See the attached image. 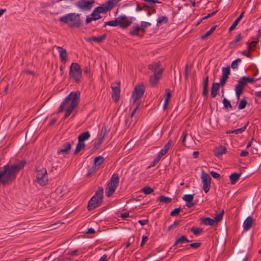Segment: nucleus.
Here are the masks:
<instances>
[{"label":"nucleus","mask_w":261,"mask_h":261,"mask_svg":"<svg viewBox=\"0 0 261 261\" xmlns=\"http://www.w3.org/2000/svg\"><path fill=\"white\" fill-rule=\"evenodd\" d=\"M26 162L21 160L18 163L5 165L0 170V176L6 185L11 183L16 178L17 174L24 167Z\"/></svg>","instance_id":"obj_1"},{"label":"nucleus","mask_w":261,"mask_h":261,"mask_svg":"<svg viewBox=\"0 0 261 261\" xmlns=\"http://www.w3.org/2000/svg\"><path fill=\"white\" fill-rule=\"evenodd\" d=\"M80 100V92L79 91L71 92L66 96L59 107L58 113L66 111L63 119L67 118L72 113L74 109L78 106Z\"/></svg>","instance_id":"obj_2"},{"label":"nucleus","mask_w":261,"mask_h":261,"mask_svg":"<svg viewBox=\"0 0 261 261\" xmlns=\"http://www.w3.org/2000/svg\"><path fill=\"white\" fill-rule=\"evenodd\" d=\"M59 21L66 24L70 28H79L82 25L80 14L75 13H68L59 18Z\"/></svg>","instance_id":"obj_3"},{"label":"nucleus","mask_w":261,"mask_h":261,"mask_svg":"<svg viewBox=\"0 0 261 261\" xmlns=\"http://www.w3.org/2000/svg\"><path fill=\"white\" fill-rule=\"evenodd\" d=\"M103 189L102 187H99L95 191V194L89 200L87 209L89 211H91L96 207L99 206L103 201Z\"/></svg>","instance_id":"obj_4"},{"label":"nucleus","mask_w":261,"mask_h":261,"mask_svg":"<svg viewBox=\"0 0 261 261\" xmlns=\"http://www.w3.org/2000/svg\"><path fill=\"white\" fill-rule=\"evenodd\" d=\"M133 17L128 18L125 15H121L115 18V20L105 22L103 25V27L107 25L116 27L119 25L120 28H126L132 23Z\"/></svg>","instance_id":"obj_5"},{"label":"nucleus","mask_w":261,"mask_h":261,"mask_svg":"<svg viewBox=\"0 0 261 261\" xmlns=\"http://www.w3.org/2000/svg\"><path fill=\"white\" fill-rule=\"evenodd\" d=\"M119 182V177L118 173H114L108 182L106 188V195L109 197L115 192Z\"/></svg>","instance_id":"obj_6"},{"label":"nucleus","mask_w":261,"mask_h":261,"mask_svg":"<svg viewBox=\"0 0 261 261\" xmlns=\"http://www.w3.org/2000/svg\"><path fill=\"white\" fill-rule=\"evenodd\" d=\"M69 75L76 83H79L82 77V69L77 63H72L70 67Z\"/></svg>","instance_id":"obj_7"},{"label":"nucleus","mask_w":261,"mask_h":261,"mask_svg":"<svg viewBox=\"0 0 261 261\" xmlns=\"http://www.w3.org/2000/svg\"><path fill=\"white\" fill-rule=\"evenodd\" d=\"M36 181L41 186H44L48 184V175L45 168H42L36 171Z\"/></svg>","instance_id":"obj_8"},{"label":"nucleus","mask_w":261,"mask_h":261,"mask_svg":"<svg viewBox=\"0 0 261 261\" xmlns=\"http://www.w3.org/2000/svg\"><path fill=\"white\" fill-rule=\"evenodd\" d=\"M120 0H109L95 9L100 13H105L111 10Z\"/></svg>","instance_id":"obj_9"},{"label":"nucleus","mask_w":261,"mask_h":261,"mask_svg":"<svg viewBox=\"0 0 261 261\" xmlns=\"http://www.w3.org/2000/svg\"><path fill=\"white\" fill-rule=\"evenodd\" d=\"M145 92V87L143 85L136 86L133 92L132 98L134 102L140 99Z\"/></svg>","instance_id":"obj_10"},{"label":"nucleus","mask_w":261,"mask_h":261,"mask_svg":"<svg viewBox=\"0 0 261 261\" xmlns=\"http://www.w3.org/2000/svg\"><path fill=\"white\" fill-rule=\"evenodd\" d=\"M201 178L203 183V189L205 193H207L210 189L211 178L210 175L203 170L201 171Z\"/></svg>","instance_id":"obj_11"},{"label":"nucleus","mask_w":261,"mask_h":261,"mask_svg":"<svg viewBox=\"0 0 261 261\" xmlns=\"http://www.w3.org/2000/svg\"><path fill=\"white\" fill-rule=\"evenodd\" d=\"M111 88L112 89V97L113 99L117 102L119 100L120 93V82H116L111 85Z\"/></svg>","instance_id":"obj_12"},{"label":"nucleus","mask_w":261,"mask_h":261,"mask_svg":"<svg viewBox=\"0 0 261 261\" xmlns=\"http://www.w3.org/2000/svg\"><path fill=\"white\" fill-rule=\"evenodd\" d=\"M94 2L92 0L90 2L86 0H79L76 4V6L81 10H90L92 8V4Z\"/></svg>","instance_id":"obj_13"},{"label":"nucleus","mask_w":261,"mask_h":261,"mask_svg":"<svg viewBox=\"0 0 261 261\" xmlns=\"http://www.w3.org/2000/svg\"><path fill=\"white\" fill-rule=\"evenodd\" d=\"M148 68L151 70L155 75H162L163 69L161 67V64L160 62L154 63L153 64H149Z\"/></svg>","instance_id":"obj_14"},{"label":"nucleus","mask_w":261,"mask_h":261,"mask_svg":"<svg viewBox=\"0 0 261 261\" xmlns=\"http://www.w3.org/2000/svg\"><path fill=\"white\" fill-rule=\"evenodd\" d=\"M100 13H99L95 9H94L91 14L90 16H87L86 17L85 22L86 24H88L91 22L92 21H96L102 17L100 15Z\"/></svg>","instance_id":"obj_15"},{"label":"nucleus","mask_w":261,"mask_h":261,"mask_svg":"<svg viewBox=\"0 0 261 261\" xmlns=\"http://www.w3.org/2000/svg\"><path fill=\"white\" fill-rule=\"evenodd\" d=\"M228 78V66L222 68V75L219 83L221 87H224Z\"/></svg>","instance_id":"obj_16"},{"label":"nucleus","mask_w":261,"mask_h":261,"mask_svg":"<svg viewBox=\"0 0 261 261\" xmlns=\"http://www.w3.org/2000/svg\"><path fill=\"white\" fill-rule=\"evenodd\" d=\"M55 47L59 53L61 61L63 63H65L67 61V53L66 50L62 47L57 46Z\"/></svg>","instance_id":"obj_17"},{"label":"nucleus","mask_w":261,"mask_h":261,"mask_svg":"<svg viewBox=\"0 0 261 261\" xmlns=\"http://www.w3.org/2000/svg\"><path fill=\"white\" fill-rule=\"evenodd\" d=\"M106 37L107 34H104L100 36H92L91 37L87 38L86 40L89 42L93 41L98 43H101L104 41V40L106 39Z\"/></svg>","instance_id":"obj_18"},{"label":"nucleus","mask_w":261,"mask_h":261,"mask_svg":"<svg viewBox=\"0 0 261 261\" xmlns=\"http://www.w3.org/2000/svg\"><path fill=\"white\" fill-rule=\"evenodd\" d=\"M106 127L103 126L102 127L101 132H100V137L98 138L97 142L94 143V147L96 148L98 147L103 142L104 140V137L106 135Z\"/></svg>","instance_id":"obj_19"},{"label":"nucleus","mask_w":261,"mask_h":261,"mask_svg":"<svg viewBox=\"0 0 261 261\" xmlns=\"http://www.w3.org/2000/svg\"><path fill=\"white\" fill-rule=\"evenodd\" d=\"M254 222V220L252 217L249 216L244 221L243 223V227L244 229L246 231L248 230L251 227L253 223Z\"/></svg>","instance_id":"obj_20"},{"label":"nucleus","mask_w":261,"mask_h":261,"mask_svg":"<svg viewBox=\"0 0 261 261\" xmlns=\"http://www.w3.org/2000/svg\"><path fill=\"white\" fill-rule=\"evenodd\" d=\"M71 145L69 142L65 143L58 150V153H68L71 149Z\"/></svg>","instance_id":"obj_21"},{"label":"nucleus","mask_w":261,"mask_h":261,"mask_svg":"<svg viewBox=\"0 0 261 261\" xmlns=\"http://www.w3.org/2000/svg\"><path fill=\"white\" fill-rule=\"evenodd\" d=\"M190 241H191L188 240L186 236H181L180 237L176 239L173 246L170 248V249H172V248H173V247H174V249H176V246L178 245V244H184L186 242L189 243Z\"/></svg>","instance_id":"obj_22"},{"label":"nucleus","mask_w":261,"mask_h":261,"mask_svg":"<svg viewBox=\"0 0 261 261\" xmlns=\"http://www.w3.org/2000/svg\"><path fill=\"white\" fill-rule=\"evenodd\" d=\"M162 77V75L153 74L149 77V83L152 87H155L158 83L159 81Z\"/></svg>","instance_id":"obj_23"},{"label":"nucleus","mask_w":261,"mask_h":261,"mask_svg":"<svg viewBox=\"0 0 261 261\" xmlns=\"http://www.w3.org/2000/svg\"><path fill=\"white\" fill-rule=\"evenodd\" d=\"M226 148L223 146H219L214 150L215 155L219 157L226 152Z\"/></svg>","instance_id":"obj_24"},{"label":"nucleus","mask_w":261,"mask_h":261,"mask_svg":"<svg viewBox=\"0 0 261 261\" xmlns=\"http://www.w3.org/2000/svg\"><path fill=\"white\" fill-rule=\"evenodd\" d=\"M221 87L220 84L218 83H213L211 91V95L213 98H214L217 95L218 91Z\"/></svg>","instance_id":"obj_25"},{"label":"nucleus","mask_w":261,"mask_h":261,"mask_svg":"<svg viewBox=\"0 0 261 261\" xmlns=\"http://www.w3.org/2000/svg\"><path fill=\"white\" fill-rule=\"evenodd\" d=\"M242 174L241 172L240 173H236L234 172L232 174H231L229 175V180L230 181V182L231 184H235L237 181L239 180L240 178L241 175Z\"/></svg>","instance_id":"obj_26"},{"label":"nucleus","mask_w":261,"mask_h":261,"mask_svg":"<svg viewBox=\"0 0 261 261\" xmlns=\"http://www.w3.org/2000/svg\"><path fill=\"white\" fill-rule=\"evenodd\" d=\"M201 223L205 225H214L215 223L214 219L211 218H202L201 219Z\"/></svg>","instance_id":"obj_27"},{"label":"nucleus","mask_w":261,"mask_h":261,"mask_svg":"<svg viewBox=\"0 0 261 261\" xmlns=\"http://www.w3.org/2000/svg\"><path fill=\"white\" fill-rule=\"evenodd\" d=\"M90 137V134L88 131L81 134L78 136V141L81 142H84L85 141L88 140Z\"/></svg>","instance_id":"obj_28"},{"label":"nucleus","mask_w":261,"mask_h":261,"mask_svg":"<svg viewBox=\"0 0 261 261\" xmlns=\"http://www.w3.org/2000/svg\"><path fill=\"white\" fill-rule=\"evenodd\" d=\"M248 122H247L244 124V125L241 128L236 129H231L229 130V134H239L242 133L245 131L247 126L248 125Z\"/></svg>","instance_id":"obj_29"},{"label":"nucleus","mask_w":261,"mask_h":261,"mask_svg":"<svg viewBox=\"0 0 261 261\" xmlns=\"http://www.w3.org/2000/svg\"><path fill=\"white\" fill-rule=\"evenodd\" d=\"M243 15H244V12H242L239 15V16L235 20V21L233 22L232 25L229 27V32L232 31V30H233L235 29V28L239 23L240 20L243 17Z\"/></svg>","instance_id":"obj_30"},{"label":"nucleus","mask_w":261,"mask_h":261,"mask_svg":"<svg viewBox=\"0 0 261 261\" xmlns=\"http://www.w3.org/2000/svg\"><path fill=\"white\" fill-rule=\"evenodd\" d=\"M139 31L140 27L139 25L137 24L131 28L129 33L132 36H138Z\"/></svg>","instance_id":"obj_31"},{"label":"nucleus","mask_w":261,"mask_h":261,"mask_svg":"<svg viewBox=\"0 0 261 261\" xmlns=\"http://www.w3.org/2000/svg\"><path fill=\"white\" fill-rule=\"evenodd\" d=\"M85 147V144L84 142H79L78 141V143L76 144V146L74 151V154H76L82 150L84 149Z\"/></svg>","instance_id":"obj_32"},{"label":"nucleus","mask_w":261,"mask_h":261,"mask_svg":"<svg viewBox=\"0 0 261 261\" xmlns=\"http://www.w3.org/2000/svg\"><path fill=\"white\" fill-rule=\"evenodd\" d=\"M104 158L101 156H97L96 158H95L94 160V165L95 167L97 166H99L103 164L104 162Z\"/></svg>","instance_id":"obj_33"},{"label":"nucleus","mask_w":261,"mask_h":261,"mask_svg":"<svg viewBox=\"0 0 261 261\" xmlns=\"http://www.w3.org/2000/svg\"><path fill=\"white\" fill-rule=\"evenodd\" d=\"M149 9V6H148L145 4L143 3L142 4H139V3H137V7L136 9V11L137 12L140 11L141 10H145L148 11Z\"/></svg>","instance_id":"obj_34"},{"label":"nucleus","mask_w":261,"mask_h":261,"mask_svg":"<svg viewBox=\"0 0 261 261\" xmlns=\"http://www.w3.org/2000/svg\"><path fill=\"white\" fill-rule=\"evenodd\" d=\"M247 97L246 96H244V98L240 101L238 105L239 110L244 109L246 107L247 104Z\"/></svg>","instance_id":"obj_35"},{"label":"nucleus","mask_w":261,"mask_h":261,"mask_svg":"<svg viewBox=\"0 0 261 261\" xmlns=\"http://www.w3.org/2000/svg\"><path fill=\"white\" fill-rule=\"evenodd\" d=\"M242 37L241 34L239 33V34H238L236 36L235 39L233 41H232L229 43V46H230L231 47H235L236 44L237 43H238V42H239L242 39Z\"/></svg>","instance_id":"obj_36"},{"label":"nucleus","mask_w":261,"mask_h":261,"mask_svg":"<svg viewBox=\"0 0 261 261\" xmlns=\"http://www.w3.org/2000/svg\"><path fill=\"white\" fill-rule=\"evenodd\" d=\"M160 202H163L165 203H169L172 201V198L165 196L164 195H161L158 198Z\"/></svg>","instance_id":"obj_37"},{"label":"nucleus","mask_w":261,"mask_h":261,"mask_svg":"<svg viewBox=\"0 0 261 261\" xmlns=\"http://www.w3.org/2000/svg\"><path fill=\"white\" fill-rule=\"evenodd\" d=\"M245 76H243L240 79L238 82V84L236 85V87H240L241 89L244 90L245 85L247 84L246 81L244 80Z\"/></svg>","instance_id":"obj_38"},{"label":"nucleus","mask_w":261,"mask_h":261,"mask_svg":"<svg viewBox=\"0 0 261 261\" xmlns=\"http://www.w3.org/2000/svg\"><path fill=\"white\" fill-rule=\"evenodd\" d=\"M224 214V211L223 210L220 213L217 214L214 218V221H215V224L218 223L219 222H220L223 217V215Z\"/></svg>","instance_id":"obj_39"},{"label":"nucleus","mask_w":261,"mask_h":261,"mask_svg":"<svg viewBox=\"0 0 261 261\" xmlns=\"http://www.w3.org/2000/svg\"><path fill=\"white\" fill-rule=\"evenodd\" d=\"M168 22V18L167 16L160 17L157 20V25H159L161 23H167Z\"/></svg>","instance_id":"obj_40"},{"label":"nucleus","mask_w":261,"mask_h":261,"mask_svg":"<svg viewBox=\"0 0 261 261\" xmlns=\"http://www.w3.org/2000/svg\"><path fill=\"white\" fill-rule=\"evenodd\" d=\"M194 199V195L192 194H186L184 195L182 199L186 202H192Z\"/></svg>","instance_id":"obj_41"},{"label":"nucleus","mask_w":261,"mask_h":261,"mask_svg":"<svg viewBox=\"0 0 261 261\" xmlns=\"http://www.w3.org/2000/svg\"><path fill=\"white\" fill-rule=\"evenodd\" d=\"M141 191L143 192L145 194L147 195L151 194L153 192V190L150 187H144L141 189Z\"/></svg>","instance_id":"obj_42"},{"label":"nucleus","mask_w":261,"mask_h":261,"mask_svg":"<svg viewBox=\"0 0 261 261\" xmlns=\"http://www.w3.org/2000/svg\"><path fill=\"white\" fill-rule=\"evenodd\" d=\"M187 136V130H184L182 132V135H181L180 139V141H181V144L182 145H185V144H186L185 143H186V141Z\"/></svg>","instance_id":"obj_43"},{"label":"nucleus","mask_w":261,"mask_h":261,"mask_svg":"<svg viewBox=\"0 0 261 261\" xmlns=\"http://www.w3.org/2000/svg\"><path fill=\"white\" fill-rule=\"evenodd\" d=\"M166 93L164 95L165 100L169 101L171 97L172 91L169 89H165Z\"/></svg>","instance_id":"obj_44"},{"label":"nucleus","mask_w":261,"mask_h":261,"mask_svg":"<svg viewBox=\"0 0 261 261\" xmlns=\"http://www.w3.org/2000/svg\"><path fill=\"white\" fill-rule=\"evenodd\" d=\"M191 231L195 234L198 235L201 232H203V229L200 228L192 227L191 229Z\"/></svg>","instance_id":"obj_45"},{"label":"nucleus","mask_w":261,"mask_h":261,"mask_svg":"<svg viewBox=\"0 0 261 261\" xmlns=\"http://www.w3.org/2000/svg\"><path fill=\"white\" fill-rule=\"evenodd\" d=\"M241 62V59L240 58H238L236 59V60L233 61L231 64V67L233 69H237L238 68V65L239 63H240Z\"/></svg>","instance_id":"obj_46"},{"label":"nucleus","mask_w":261,"mask_h":261,"mask_svg":"<svg viewBox=\"0 0 261 261\" xmlns=\"http://www.w3.org/2000/svg\"><path fill=\"white\" fill-rule=\"evenodd\" d=\"M257 41H252L251 42H247V49L248 50H250L252 49V47H254L256 46Z\"/></svg>","instance_id":"obj_47"},{"label":"nucleus","mask_w":261,"mask_h":261,"mask_svg":"<svg viewBox=\"0 0 261 261\" xmlns=\"http://www.w3.org/2000/svg\"><path fill=\"white\" fill-rule=\"evenodd\" d=\"M236 94L238 99H240L241 94L242 93L243 90L241 89L240 87H235Z\"/></svg>","instance_id":"obj_48"},{"label":"nucleus","mask_w":261,"mask_h":261,"mask_svg":"<svg viewBox=\"0 0 261 261\" xmlns=\"http://www.w3.org/2000/svg\"><path fill=\"white\" fill-rule=\"evenodd\" d=\"M180 207H178V208H176L175 209H174L170 213V215L171 216H177L179 214V213L180 212Z\"/></svg>","instance_id":"obj_49"},{"label":"nucleus","mask_w":261,"mask_h":261,"mask_svg":"<svg viewBox=\"0 0 261 261\" xmlns=\"http://www.w3.org/2000/svg\"><path fill=\"white\" fill-rule=\"evenodd\" d=\"M180 220H176L174 222L173 224H172L171 225H170L168 229V231H170L171 229H174L177 226H178L180 223Z\"/></svg>","instance_id":"obj_50"},{"label":"nucleus","mask_w":261,"mask_h":261,"mask_svg":"<svg viewBox=\"0 0 261 261\" xmlns=\"http://www.w3.org/2000/svg\"><path fill=\"white\" fill-rule=\"evenodd\" d=\"M172 143V140H169L167 143L164 146L163 148L162 149L163 150L167 152L168 150L169 149L171 144Z\"/></svg>","instance_id":"obj_51"},{"label":"nucleus","mask_w":261,"mask_h":261,"mask_svg":"<svg viewBox=\"0 0 261 261\" xmlns=\"http://www.w3.org/2000/svg\"><path fill=\"white\" fill-rule=\"evenodd\" d=\"M202 244L201 243H193L189 244L188 246L190 248L197 249L201 246Z\"/></svg>","instance_id":"obj_52"},{"label":"nucleus","mask_w":261,"mask_h":261,"mask_svg":"<svg viewBox=\"0 0 261 261\" xmlns=\"http://www.w3.org/2000/svg\"><path fill=\"white\" fill-rule=\"evenodd\" d=\"M135 238L134 237H130L128 241L126 243V248H128L130 245L134 242Z\"/></svg>","instance_id":"obj_53"},{"label":"nucleus","mask_w":261,"mask_h":261,"mask_svg":"<svg viewBox=\"0 0 261 261\" xmlns=\"http://www.w3.org/2000/svg\"><path fill=\"white\" fill-rule=\"evenodd\" d=\"M208 86L203 85V91L202 95L204 97H206L208 95Z\"/></svg>","instance_id":"obj_54"},{"label":"nucleus","mask_w":261,"mask_h":261,"mask_svg":"<svg viewBox=\"0 0 261 261\" xmlns=\"http://www.w3.org/2000/svg\"><path fill=\"white\" fill-rule=\"evenodd\" d=\"M216 12H217V11H215L211 13L208 14L206 16L203 17L200 21H199L197 22L196 25H198L199 24H200L201 23V22L202 21V20L212 16L214 15L215 13H216Z\"/></svg>","instance_id":"obj_55"},{"label":"nucleus","mask_w":261,"mask_h":261,"mask_svg":"<svg viewBox=\"0 0 261 261\" xmlns=\"http://www.w3.org/2000/svg\"><path fill=\"white\" fill-rule=\"evenodd\" d=\"M95 167L93 166L89 169L88 172L87 174V176L88 177H90L91 176L92 174L95 172Z\"/></svg>","instance_id":"obj_56"},{"label":"nucleus","mask_w":261,"mask_h":261,"mask_svg":"<svg viewBox=\"0 0 261 261\" xmlns=\"http://www.w3.org/2000/svg\"><path fill=\"white\" fill-rule=\"evenodd\" d=\"M210 173H211V175L214 178H220V175L219 173H218L215 171H211L210 172Z\"/></svg>","instance_id":"obj_57"},{"label":"nucleus","mask_w":261,"mask_h":261,"mask_svg":"<svg viewBox=\"0 0 261 261\" xmlns=\"http://www.w3.org/2000/svg\"><path fill=\"white\" fill-rule=\"evenodd\" d=\"M244 80L246 81V83H253L254 80L253 77H249L245 76Z\"/></svg>","instance_id":"obj_58"},{"label":"nucleus","mask_w":261,"mask_h":261,"mask_svg":"<svg viewBox=\"0 0 261 261\" xmlns=\"http://www.w3.org/2000/svg\"><path fill=\"white\" fill-rule=\"evenodd\" d=\"M148 239V237L147 236H143L142 238V240L141 242V246H144L146 242Z\"/></svg>","instance_id":"obj_59"},{"label":"nucleus","mask_w":261,"mask_h":261,"mask_svg":"<svg viewBox=\"0 0 261 261\" xmlns=\"http://www.w3.org/2000/svg\"><path fill=\"white\" fill-rule=\"evenodd\" d=\"M141 27L143 28H146L151 25V23L148 22L142 21L141 23Z\"/></svg>","instance_id":"obj_60"},{"label":"nucleus","mask_w":261,"mask_h":261,"mask_svg":"<svg viewBox=\"0 0 261 261\" xmlns=\"http://www.w3.org/2000/svg\"><path fill=\"white\" fill-rule=\"evenodd\" d=\"M148 222V219H146V220H139L138 221V223L142 226H143L146 224H147Z\"/></svg>","instance_id":"obj_61"},{"label":"nucleus","mask_w":261,"mask_h":261,"mask_svg":"<svg viewBox=\"0 0 261 261\" xmlns=\"http://www.w3.org/2000/svg\"><path fill=\"white\" fill-rule=\"evenodd\" d=\"M223 103L224 104V107L228 109V100L226 98H224L223 100Z\"/></svg>","instance_id":"obj_62"},{"label":"nucleus","mask_w":261,"mask_h":261,"mask_svg":"<svg viewBox=\"0 0 261 261\" xmlns=\"http://www.w3.org/2000/svg\"><path fill=\"white\" fill-rule=\"evenodd\" d=\"M78 253V250L75 249L74 250L70 251L68 252V254L70 255L71 256H74L77 255Z\"/></svg>","instance_id":"obj_63"},{"label":"nucleus","mask_w":261,"mask_h":261,"mask_svg":"<svg viewBox=\"0 0 261 261\" xmlns=\"http://www.w3.org/2000/svg\"><path fill=\"white\" fill-rule=\"evenodd\" d=\"M249 154V152L246 150H242L240 153V156H246Z\"/></svg>","instance_id":"obj_64"}]
</instances>
